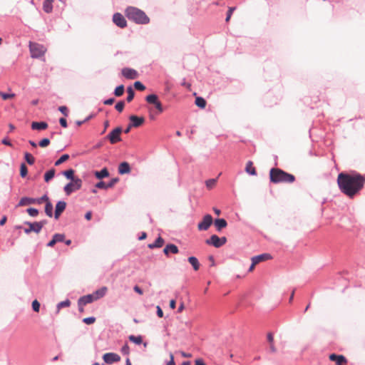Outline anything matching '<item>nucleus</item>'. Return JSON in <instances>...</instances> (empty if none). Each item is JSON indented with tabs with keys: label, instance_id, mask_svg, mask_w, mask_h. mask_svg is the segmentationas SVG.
<instances>
[{
	"label": "nucleus",
	"instance_id": "nucleus-4",
	"mask_svg": "<svg viewBox=\"0 0 365 365\" xmlns=\"http://www.w3.org/2000/svg\"><path fill=\"white\" fill-rule=\"evenodd\" d=\"M29 49L31 52V56L34 58H38L44 55L46 51V48L38 43H29Z\"/></svg>",
	"mask_w": 365,
	"mask_h": 365
},
{
	"label": "nucleus",
	"instance_id": "nucleus-20",
	"mask_svg": "<svg viewBox=\"0 0 365 365\" xmlns=\"http://www.w3.org/2000/svg\"><path fill=\"white\" fill-rule=\"evenodd\" d=\"M179 250L178 247L174 244H168L165 246L163 250V253L168 256L169 253L171 252L173 254L178 253Z\"/></svg>",
	"mask_w": 365,
	"mask_h": 365
},
{
	"label": "nucleus",
	"instance_id": "nucleus-31",
	"mask_svg": "<svg viewBox=\"0 0 365 365\" xmlns=\"http://www.w3.org/2000/svg\"><path fill=\"white\" fill-rule=\"evenodd\" d=\"M188 262L192 266L194 270L197 271L200 268V263L198 259L195 257H188Z\"/></svg>",
	"mask_w": 365,
	"mask_h": 365
},
{
	"label": "nucleus",
	"instance_id": "nucleus-42",
	"mask_svg": "<svg viewBox=\"0 0 365 365\" xmlns=\"http://www.w3.org/2000/svg\"><path fill=\"white\" fill-rule=\"evenodd\" d=\"M27 212L31 217H36L38 214V210L36 208L30 207L27 209Z\"/></svg>",
	"mask_w": 365,
	"mask_h": 365
},
{
	"label": "nucleus",
	"instance_id": "nucleus-5",
	"mask_svg": "<svg viewBox=\"0 0 365 365\" xmlns=\"http://www.w3.org/2000/svg\"><path fill=\"white\" fill-rule=\"evenodd\" d=\"M44 200H48V195L46 194L38 198L24 197L19 202L18 206H26L31 204L40 205L44 202Z\"/></svg>",
	"mask_w": 365,
	"mask_h": 365
},
{
	"label": "nucleus",
	"instance_id": "nucleus-23",
	"mask_svg": "<svg viewBox=\"0 0 365 365\" xmlns=\"http://www.w3.org/2000/svg\"><path fill=\"white\" fill-rule=\"evenodd\" d=\"M130 172V165L127 162L121 163L118 166V173L120 175L127 174Z\"/></svg>",
	"mask_w": 365,
	"mask_h": 365
},
{
	"label": "nucleus",
	"instance_id": "nucleus-1",
	"mask_svg": "<svg viewBox=\"0 0 365 365\" xmlns=\"http://www.w3.org/2000/svg\"><path fill=\"white\" fill-rule=\"evenodd\" d=\"M337 184L342 193L353 198L364 187L365 177L356 172L341 173L337 178Z\"/></svg>",
	"mask_w": 365,
	"mask_h": 365
},
{
	"label": "nucleus",
	"instance_id": "nucleus-28",
	"mask_svg": "<svg viewBox=\"0 0 365 365\" xmlns=\"http://www.w3.org/2000/svg\"><path fill=\"white\" fill-rule=\"evenodd\" d=\"M63 190L67 195H70L73 191L78 190V189L75 188L74 182L71 180V182L65 185Z\"/></svg>",
	"mask_w": 365,
	"mask_h": 365
},
{
	"label": "nucleus",
	"instance_id": "nucleus-22",
	"mask_svg": "<svg viewBox=\"0 0 365 365\" xmlns=\"http://www.w3.org/2000/svg\"><path fill=\"white\" fill-rule=\"evenodd\" d=\"M216 230L220 232L222 229L227 227V221L223 218H217L214 222Z\"/></svg>",
	"mask_w": 365,
	"mask_h": 365
},
{
	"label": "nucleus",
	"instance_id": "nucleus-38",
	"mask_svg": "<svg viewBox=\"0 0 365 365\" xmlns=\"http://www.w3.org/2000/svg\"><path fill=\"white\" fill-rule=\"evenodd\" d=\"M69 158V155L68 154H64L63 155H61L59 159H58L56 162H55V165L56 166H58L60 165L61 163H64L65 161H66Z\"/></svg>",
	"mask_w": 365,
	"mask_h": 365
},
{
	"label": "nucleus",
	"instance_id": "nucleus-58",
	"mask_svg": "<svg viewBox=\"0 0 365 365\" xmlns=\"http://www.w3.org/2000/svg\"><path fill=\"white\" fill-rule=\"evenodd\" d=\"M157 315L158 317L162 318L163 317V312L160 306H157Z\"/></svg>",
	"mask_w": 365,
	"mask_h": 365
},
{
	"label": "nucleus",
	"instance_id": "nucleus-48",
	"mask_svg": "<svg viewBox=\"0 0 365 365\" xmlns=\"http://www.w3.org/2000/svg\"><path fill=\"white\" fill-rule=\"evenodd\" d=\"M134 87L138 91H143L145 87L140 81H135L134 83Z\"/></svg>",
	"mask_w": 365,
	"mask_h": 365
},
{
	"label": "nucleus",
	"instance_id": "nucleus-29",
	"mask_svg": "<svg viewBox=\"0 0 365 365\" xmlns=\"http://www.w3.org/2000/svg\"><path fill=\"white\" fill-rule=\"evenodd\" d=\"M94 175L97 178L102 179L108 177L109 175V172L107 168H104L100 171H96Z\"/></svg>",
	"mask_w": 365,
	"mask_h": 365
},
{
	"label": "nucleus",
	"instance_id": "nucleus-33",
	"mask_svg": "<svg viewBox=\"0 0 365 365\" xmlns=\"http://www.w3.org/2000/svg\"><path fill=\"white\" fill-rule=\"evenodd\" d=\"M55 175V170L51 169L48 170L45 175H44V180L48 182H49L52 178H53Z\"/></svg>",
	"mask_w": 365,
	"mask_h": 365
},
{
	"label": "nucleus",
	"instance_id": "nucleus-41",
	"mask_svg": "<svg viewBox=\"0 0 365 365\" xmlns=\"http://www.w3.org/2000/svg\"><path fill=\"white\" fill-rule=\"evenodd\" d=\"M28 169L24 163H21L20 166V175L21 178H25L27 175Z\"/></svg>",
	"mask_w": 365,
	"mask_h": 365
},
{
	"label": "nucleus",
	"instance_id": "nucleus-16",
	"mask_svg": "<svg viewBox=\"0 0 365 365\" xmlns=\"http://www.w3.org/2000/svg\"><path fill=\"white\" fill-rule=\"evenodd\" d=\"M66 207V203L64 201L61 200L56 203L55 213H54L55 219H56V220L58 219L61 214L65 210Z\"/></svg>",
	"mask_w": 365,
	"mask_h": 365
},
{
	"label": "nucleus",
	"instance_id": "nucleus-24",
	"mask_svg": "<svg viewBox=\"0 0 365 365\" xmlns=\"http://www.w3.org/2000/svg\"><path fill=\"white\" fill-rule=\"evenodd\" d=\"M107 290H108V289L106 287H102L101 288L95 291L92 294L93 297H95V300H97V299L104 297L107 292Z\"/></svg>",
	"mask_w": 365,
	"mask_h": 365
},
{
	"label": "nucleus",
	"instance_id": "nucleus-46",
	"mask_svg": "<svg viewBox=\"0 0 365 365\" xmlns=\"http://www.w3.org/2000/svg\"><path fill=\"white\" fill-rule=\"evenodd\" d=\"M124 106H125V103H124V101H119L118 102L115 106V108L118 111V112H122L123 108H124Z\"/></svg>",
	"mask_w": 365,
	"mask_h": 365
},
{
	"label": "nucleus",
	"instance_id": "nucleus-12",
	"mask_svg": "<svg viewBox=\"0 0 365 365\" xmlns=\"http://www.w3.org/2000/svg\"><path fill=\"white\" fill-rule=\"evenodd\" d=\"M103 359L106 363L112 364L119 361L120 360V356L115 353L109 352L105 354L103 356Z\"/></svg>",
	"mask_w": 365,
	"mask_h": 365
},
{
	"label": "nucleus",
	"instance_id": "nucleus-13",
	"mask_svg": "<svg viewBox=\"0 0 365 365\" xmlns=\"http://www.w3.org/2000/svg\"><path fill=\"white\" fill-rule=\"evenodd\" d=\"M95 301V297H93V294H87L80 297L78 300V305L79 308L83 307L88 304H90Z\"/></svg>",
	"mask_w": 365,
	"mask_h": 365
},
{
	"label": "nucleus",
	"instance_id": "nucleus-40",
	"mask_svg": "<svg viewBox=\"0 0 365 365\" xmlns=\"http://www.w3.org/2000/svg\"><path fill=\"white\" fill-rule=\"evenodd\" d=\"M124 92V86L123 85H120L117 86L114 91V94L116 96H121Z\"/></svg>",
	"mask_w": 365,
	"mask_h": 365
},
{
	"label": "nucleus",
	"instance_id": "nucleus-44",
	"mask_svg": "<svg viewBox=\"0 0 365 365\" xmlns=\"http://www.w3.org/2000/svg\"><path fill=\"white\" fill-rule=\"evenodd\" d=\"M53 237L56 242H63L65 240V235L63 234H55Z\"/></svg>",
	"mask_w": 365,
	"mask_h": 365
},
{
	"label": "nucleus",
	"instance_id": "nucleus-15",
	"mask_svg": "<svg viewBox=\"0 0 365 365\" xmlns=\"http://www.w3.org/2000/svg\"><path fill=\"white\" fill-rule=\"evenodd\" d=\"M118 178H113L108 183L104 182L103 181H100L96 184V187L106 190L112 187L118 182Z\"/></svg>",
	"mask_w": 365,
	"mask_h": 365
},
{
	"label": "nucleus",
	"instance_id": "nucleus-36",
	"mask_svg": "<svg viewBox=\"0 0 365 365\" xmlns=\"http://www.w3.org/2000/svg\"><path fill=\"white\" fill-rule=\"evenodd\" d=\"M71 305V302L69 299H66L62 301L57 304V310L58 312L63 307H68Z\"/></svg>",
	"mask_w": 365,
	"mask_h": 365
},
{
	"label": "nucleus",
	"instance_id": "nucleus-34",
	"mask_svg": "<svg viewBox=\"0 0 365 365\" xmlns=\"http://www.w3.org/2000/svg\"><path fill=\"white\" fill-rule=\"evenodd\" d=\"M129 340L135 344H140L143 342L141 336L130 335L128 337Z\"/></svg>",
	"mask_w": 365,
	"mask_h": 365
},
{
	"label": "nucleus",
	"instance_id": "nucleus-8",
	"mask_svg": "<svg viewBox=\"0 0 365 365\" xmlns=\"http://www.w3.org/2000/svg\"><path fill=\"white\" fill-rule=\"evenodd\" d=\"M63 175L69 180H71L74 182V187L76 189H81L82 186V180L74 177V170L73 169H68L63 172Z\"/></svg>",
	"mask_w": 365,
	"mask_h": 365
},
{
	"label": "nucleus",
	"instance_id": "nucleus-63",
	"mask_svg": "<svg viewBox=\"0 0 365 365\" xmlns=\"http://www.w3.org/2000/svg\"><path fill=\"white\" fill-rule=\"evenodd\" d=\"M195 365H206L202 359H197Z\"/></svg>",
	"mask_w": 365,
	"mask_h": 365
},
{
	"label": "nucleus",
	"instance_id": "nucleus-3",
	"mask_svg": "<svg viewBox=\"0 0 365 365\" xmlns=\"http://www.w3.org/2000/svg\"><path fill=\"white\" fill-rule=\"evenodd\" d=\"M270 180L274 183L288 182L295 180V177L279 168H272L269 172Z\"/></svg>",
	"mask_w": 365,
	"mask_h": 365
},
{
	"label": "nucleus",
	"instance_id": "nucleus-53",
	"mask_svg": "<svg viewBox=\"0 0 365 365\" xmlns=\"http://www.w3.org/2000/svg\"><path fill=\"white\" fill-rule=\"evenodd\" d=\"M154 106L159 113H162L163 111L162 103L159 101V100L154 104Z\"/></svg>",
	"mask_w": 365,
	"mask_h": 365
},
{
	"label": "nucleus",
	"instance_id": "nucleus-59",
	"mask_svg": "<svg viewBox=\"0 0 365 365\" xmlns=\"http://www.w3.org/2000/svg\"><path fill=\"white\" fill-rule=\"evenodd\" d=\"M133 290L139 294H143V293L142 289L140 287H138V285H135L133 287Z\"/></svg>",
	"mask_w": 365,
	"mask_h": 365
},
{
	"label": "nucleus",
	"instance_id": "nucleus-62",
	"mask_svg": "<svg viewBox=\"0 0 365 365\" xmlns=\"http://www.w3.org/2000/svg\"><path fill=\"white\" fill-rule=\"evenodd\" d=\"M6 220H7V217H6V216H4V217L0 220V226L4 225L6 223Z\"/></svg>",
	"mask_w": 365,
	"mask_h": 365
},
{
	"label": "nucleus",
	"instance_id": "nucleus-54",
	"mask_svg": "<svg viewBox=\"0 0 365 365\" xmlns=\"http://www.w3.org/2000/svg\"><path fill=\"white\" fill-rule=\"evenodd\" d=\"M235 9V7H230V8H229V10H228L227 14V17H226V19H225V20H226V21H228L230 20V17H231V15H232V14L233 11H234Z\"/></svg>",
	"mask_w": 365,
	"mask_h": 365
},
{
	"label": "nucleus",
	"instance_id": "nucleus-21",
	"mask_svg": "<svg viewBox=\"0 0 365 365\" xmlns=\"http://www.w3.org/2000/svg\"><path fill=\"white\" fill-rule=\"evenodd\" d=\"M31 127L32 130H45L48 128V123L46 122H43V121H41V122L34 121V122H32Z\"/></svg>",
	"mask_w": 365,
	"mask_h": 365
},
{
	"label": "nucleus",
	"instance_id": "nucleus-56",
	"mask_svg": "<svg viewBox=\"0 0 365 365\" xmlns=\"http://www.w3.org/2000/svg\"><path fill=\"white\" fill-rule=\"evenodd\" d=\"M166 365H175L174 356L172 353H170V360L166 361Z\"/></svg>",
	"mask_w": 365,
	"mask_h": 365
},
{
	"label": "nucleus",
	"instance_id": "nucleus-49",
	"mask_svg": "<svg viewBox=\"0 0 365 365\" xmlns=\"http://www.w3.org/2000/svg\"><path fill=\"white\" fill-rule=\"evenodd\" d=\"M32 309L34 312H38L39 311V309H40V303L36 300L35 299L34 301H33L32 302Z\"/></svg>",
	"mask_w": 365,
	"mask_h": 365
},
{
	"label": "nucleus",
	"instance_id": "nucleus-55",
	"mask_svg": "<svg viewBox=\"0 0 365 365\" xmlns=\"http://www.w3.org/2000/svg\"><path fill=\"white\" fill-rule=\"evenodd\" d=\"M1 143H2V144L10 146V147L13 146L12 143H11V141L9 140V139L7 137L4 138L1 140Z\"/></svg>",
	"mask_w": 365,
	"mask_h": 365
},
{
	"label": "nucleus",
	"instance_id": "nucleus-45",
	"mask_svg": "<svg viewBox=\"0 0 365 365\" xmlns=\"http://www.w3.org/2000/svg\"><path fill=\"white\" fill-rule=\"evenodd\" d=\"M0 96H1L4 100H7V99H9V98H14V97L15 96V94H14V93H4V92H2V91H0Z\"/></svg>",
	"mask_w": 365,
	"mask_h": 365
},
{
	"label": "nucleus",
	"instance_id": "nucleus-11",
	"mask_svg": "<svg viewBox=\"0 0 365 365\" xmlns=\"http://www.w3.org/2000/svg\"><path fill=\"white\" fill-rule=\"evenodd\" d=\"M113 23L120 28H125L127 26V21L125 17L120 13H115L113 16Z\"/></svg>",
	"mask_w": 365,
	"mask_h": 365
},
{
	"label": "nucleus",
	"instance_id": "nucleus-50",
	"mask_svg": "<svg viewBox=\"0 0 365 365\" xmlns=\"http://www.w3.org/2000/svg\"><path fill=\"white\" fill-rule=\"evenodd\" d=\"M49 143H50V140L48 138H43L39 142L38 145H39V146L44 148V147H46L47 145H48Z\"/></svg>",
	"mask_w": 365,
	"mask_h": 365
},
{
	"label": "nucleus",
	"instance_id": "nucleus-9",
	"mask_svg": "<svg viewBox=\"0 0 365 365\" xmlns=\"http://www.w3.org/2000/svg\"><path fill=\"white\" fill-rule=\"evenodd\" d=\"M121 133L122 128L120 127H117L108 133V135L106 136V138L110 141L111 144H115L121 141Z\"/></svg>",
	"mask_w": 365,
	"mask_h": 365
},
{
	"label": "nucleus",
	"instance_id": "nucleus-7",
	"mask_svg": "<svg viewBox=\"0 0 365 365\" xmlns=\"http://www.w3.org/2000/svg\"><path fill=\"white\" fill-rule=\"evenodd\" d=\"M227 242L225 237H219L216 235H212L209 239L205 240L207 245H212L216 248H219L224 245Z\"/></svg>",
	"mask_w": 365,
	"mask_h": 365
},
{
	"label": "nucleus",
	"instance_id": "nucleus-57",
	"mask_svg": "<svg viewBox=\"0 0 365 365\" xmlns=\"http://www.w3.org/2000/svg\"><path fill=\"white\" fill-rule=\"evenodd\" d=\"M59 123L62 127L67 128V126H68L67 121L64 118H61L59 119Z\"/></svg>",
	"mask_w": 365,
	"mask_h": 365
},
{
	"label": "nucleus",
	"instance_id": "nucleus-26",
	"mask_svg": "<svg viewBox=\"0 0 365 365\" xmlns=\"http://www.w3.org/2000/svg\"><path fill=\"white\" fill-rule=\"evenodd\" d=\"M53 0H45L43 3V11L47 13V14H49L53 10Z\"/></svg>",
	"mask_w": 365,
	"mask_h": 365
},
{
	"label": "nucleus",
	"instance_id": "nucleus-32",
	"mask_svg": "<svg viewBox=\"0 0 365 365\" xmlns=\"http://www.w3.org/2000/svg\"><path fill=\"white\" fill-rule=\"evenodd\" d=\"M145 101L150 104H155L158 101V97L156 94H150L146 96Z\"/></svg>",
	"mask_w": 365,
	"mask_h": 365
},
{
	"label": "nucleus",
	"instance_id": "nucleus-43",
	"mask_svg": "<svg viewBox=\"0 0 365 365\" xmlns=\"http://www.w3.org/2000/svg\"><path fill=\"white\" fill-rule=\"evenodd\" d=\"M216 181H217L216 179H209V180H206L205 184H206L207 187L208 189H212L215 186Z\"/></svg>",
	"mask_w": 365,
	"mask_h": 365
},
{
	"label": "nucleus",
	"instance_id": "nucleus-37",
	"mask_svg": "<svg viewBox=\"0 0 365 365\" xmlns=\"http://www.w3.org/2000/svg\"><path fill=\"white\" fill-rule=\"evenodd\" d=\"M127 93H128V96L126 98V100L128 102H130L133 98H134V96H135V92L133 91V89L132 88V87H128L127 88Z\"/></svg>",
	"mask_w": 365,
	"mask_h": 365
},
{
	"label": "nucleus",
	"instance_id": "nucleus-27",
	"mask_svg": "<svg viewBox=\"0 0 365 365\" xmlns=\"http://www.w3.org/2000/svg\"><path fill=\"white\" fill-rule=\"evenodd\" d=\"M46 202L45 205V212L47 216L51 217L53 216V205L50 202L49 198L48 197V200H44Z\"/></svg>",
	"mask_w": 365,
	"mask_h": 365
},
{
	"label": "nucleus",
	"instance_id": "nucleus-25",
	"mask_svg": "<svg viewBox=\"0 0 365 365\" xmlns=\"http://www.w3.org/2000/svg\"><path fill=\"white\" fill-rule=\"evenodd\" d=\"M164 242V240L160 236H159L153 243L148 245V247L150 249L160 248L163 245Z\"/></svg>",
	"mask_w": 365,
	"mask_h": 365
},
{
	"label": "nucleus",
	"instance_id": "nucleus-18",
	"mask_svg": "<svg viewBox=\"0 0 365 365\" xmlns=\"http://www.w3.org/2000/svg\"><path fill=\"white\" fill-rule=\"evenodd\" d=\"M129 119L131 122L130 124L133 127H135V128L141 125L145 121V118L143 117H138V116L134 115H130L129 117Z\"/></svg>",
	"mask_w": 365,
	"mask_h": 365
},
{
	"label": "nucleus",
	"instance_id": "nucleus-2",
	"mask_svg": "<svg viewBox=\"0 0 365 365\" xmlns=\"http://www.w3.org/2000/svg\"><path fill=\"white\" fill-rule=\"evenodd\" d=\"M125 14L129 20L138 24H147L150 22V19L145 13L134 6H128L125 11Z\"/></svg>",
	"mask_w": 365,
	"mask_h": 365
},
{
	"label": "nucleus",
	"instance_id": "nucleus-17",
	"mask_svg": "<svg viewBox=\"0 0 365 365\" xmlns=\"http://www.w3.org/2000/svg\"><path fill=\"white\" fill-rule=\"evenodd\" d=\"M329 359L335 361L337 365H344L346 363V359L342 355L331 354L329 355Z\"/></svg>",
	"mask_w": 365,
	"mask_h": 365
},
{
	"label": "nucleus",
	"instance_id": "nucleus-51",
	"mask_svg": "<svg viewBox=\"0 0 365 365\" xmlns=\"http://www.w3.org/2000/svg\"><path fill=\"white\" fill-rule=\"evenodd\" d=\"M129 351H130V349H129V346L127 344H125V345H123L121 348V352L124 355H128L129 354Z\"/></svg>",
	"mask_w": 365,
	"mask_h": 365
},
{
	"label": "nucleus",
	"instance_id": "nucleus-47",
	"mask_svg": "<svg viewBox=\"0 0 365 365\" xmlns=\"http://www.w3.org/2000/svg\"><path fill=\"white\" fill-rule=\"evenodd\" d=\"M96 322V318L94 317H89L84 318L83 319V322L86 324H93Z\"/></svg>",
	"mask_w": 365,
	"mask_h": 365
},
{
	"label": "nucleus",
	"instance_id": "nucleus-39",
	"mask_svg": "<svg viewBox=\"0 0 365 365\" xmlns=\"http://www.w3.org/2000/svg\"><path fill=\"white\" fill-rule=\"evenodd\" d=\"M24 158L29 165H33L35 163V158L29 153H25Z\"/></svg>",
	"mask_w": 365,
	"mask_h": 365
},
{
	"label": "nucleus",
	"instance_id": "nucleus-14",
	"mask_svg": "<svg viewBox=\"0 0 365 365\" xmlns=\"http://www.w3.org/2000/svg\"><path fill=\"white\" fill-rule=\"evenodd\" d=\"M122 75L127 79H135L138 78V72L130 68H124L122 69Z\"/></svg>",
	"mask_w": 365,
	"mask_h": 365
},
{
	"label": "nucleus",
	"instance_id": "nucleus-10",
	"mask_svg": "<svg viewBox=\"0 0 365 365\" xmlns=\"http://www.w3.org/2000/svg\"><path fill=\"white\" fill-rule=\"evenodd\" d=\"M212 222H213V219H212V215L210 214H207L203 217L202 220L198 223L197 229L200 231L207 230L209 229V227H210V225L212 224Z\"/></svg>",
	"mask_w": 365,
	"mask_h": 365
},
{
	"label": "nucleus",
	"instance_id": "nucleus-52",
	"mask_svg": "<svg viewBox=\"0 0 365 365\" xmlns=\"http://www.w3.org/2000/svg\"><path fill=\"white\" fill-rule=\"evenodd\" d=\"M58 110L63 114L65 116H67L68 115V109L66 106H62L58 108Z\"/></svg>",
	"mask_w": 365,
	"mask_h": 365
},
{
	"label": "nucleus",
	"instance_id": "nucleus-61",
	"mask_svg": "<svg viewBox=\"0 0 365 365\" xmlns=\"http://www.w3.org/2000/svg\"><path fill=\"white\" fill-rule=\"evenodd\" d=\"M114 101H115V99H114V98H109V99L106 100V101L103 102V103H104L105 105H112V104L113 103Z\"/></svg>",
	"mask_w": 365,
	"mask_h": 365
},
{
	"label": "nucleus",
	"instance_id": "nucleus-30",
	"mask_svg": "<svg viewBox=\"0 0 365 365\" xmlns=\"http://www.w3.org/2000/svg\"><path fill=\"white\" fill-rule=\"evenodd\" d=\"M245 171L251 175H256L257 172L255 168L253 167V164L252 161H248L246 164Z\"/></svg>",
	"mask_w": 365,
	"mask_h": 365
},
{
	"label": "nucleus",
	"instance_id": "nucleus-64",
	"mask_svg": "<svg viewBox=\"0 0 365 365\" xmlns=\"http://www.w3.org/2000/svg\"><path fill=\"white\" fill-rule=\"evenodd\" d=\"M91 216H92L91 212H87L85 215V218L88 220H90L91 219Z\"/></svg>",
	"mask_w": 365,
	"mask_h": 365
},
{
	"label": "nucleus",
	"instance_id": "nucleus-6",
	"mask_svg": "<svg viewBox=\"0 0 365 365\" xmlns=\"http://www.w3.org/2000/svg\"><path fill=\"white\" fill-rule=\"evenodd\" d=\"M46 223V220L35 222H26L25 224L28 225L29 227L25 228L24 232L26 234H29L31 232L39 233Z\"/></svg>",
	"mask_w": 365,
	"mask_h": 365
},
{
	"label": "nucleus",
	"instance_id": "nucleus-60",
	"mask_svg": "<svg viewBox=\"0 0 365 365\" xmlns=\"http://www.w3.org/2000/svg\"><path fill=\"white\" fill-rule=\"evenodd\" d=\"M267 341L270 344H273L274 337H273V334L272 333H268L267 334Z\"/></svg>",
	"mask_w": 365,
	"mask_h": 365
},
{
	"label": "nucleus",
	"instance_id": "nucleus-35",
	"mask_svg": "<svg viewBox=\"0 0 365 365\" xmlns=\"http://www.w3.org/2000/svg\"><path fill=\"white\" fill-rule=\"evenodd\" d=\"M195 105L200 108H204L206 106V101L202 97H197L195 98Z\"/></svg>",
	"mask_w": 365,
	"mask_h": 365
},
{
	"label": "nucleus",
	"instance_id": "nucleus-19",
	"mask_svg": "<svg viewBox=\"0 0 365 365\" xmlns=\"http://www.w3.org/2000/svg\"><path fill=\"white\" fill-rule=\"evenodd\" d=\"M272 258V256L269 254H261L257 256H254L252 257V261H254V264H258L260 262L266 261Z\"/></svg>",
	"mask_w": 365,
	"mask_h": 365
}]
</instances>
